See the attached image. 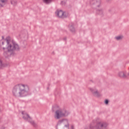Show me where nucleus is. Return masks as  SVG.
Here are the masks:
<instances>
[{"mask_svg": "<svg viewBox=\"0 0 129 129\" xmlns=\"http://www.w3.org/2000/svg\"><path fill=\"white\" fill-rule=\"evenodd\" d=\"M12 93L15 97H26L31 94L29 86L21 84L16 85L13 88Z\"/></svg>", "mask_w": 129, "mask_h": 129, "instance_id": "nucleus-1", "label": "nucleus"}, {"mask_svg": "<svg viewBox=\"0 0 129 129\" xmlns=\"http://www.w3.org/2000/svg\"><path fill=\"white\" fill-rule=\"evenodd\" d=\"M5 40L6 41L8 46L7 47L8 51H5L4 53L5 57H8L10 55L9 54L10 52H11L10 55H12V54H14V51H20V46L16 42L13 41L12 44L10 43H11V37L8 36Z\"/></svg>", "mask_w": 129, "mask_h": 129, "instance_id": "nucleus-2", "label": "nucleus"}, {"mask_svg": "<svg viewBox=\"0 0 129 129\" xmlns=\"http://www.w3.org/2000/svg\"><path fill=\"white\" fill-rule=\"evenodd\" d=\"M93 126H91V128L108 129V123L99 118H96L93 120Z\"/></svg>", "mask_w": 129, "mask_h": 129, "instance_id": "nucleus-3", "label": "nucleus"}, {"mask_svg": "<svg viewBox=\"0 0 129 129\" xmlns=\"http://www.w3.org/2000/svg\"><path fill=\"white\" fill-rule=\"evenodd\" d=\"M69 112L65 109H60L55 111V118L59 119L61 117H65L68 116Z\"/></svg>", "mask_w": 129, "mask_h": 129, "instance_id": "nucleus-4", "label": "nucleus"}, {"mask_svg": "<svg viewBox=\"0 0 129 129\" xmlns=\"http://www.w3.org/2000/svg\"><path fill=\"white\" fill-rule=\"evenodd\" d=\"M22 113L23 114V118L24 119V120L28 121V122H29L30 124L32 125L34 127H37L38 126L37 123H36L35 121L32 120V118L30 117V115H29L28 113H25V111H22Z\"/></svg>", "mask_w": 129, "mask_h": 129, "instance_id": "nucleus-5", "label": "nucleus"}, {"mask_svg": "<svg viewBox=\"0 0 129 129\" xmlns=\"http://www.w3.org/2000/svg\"><path fill=\"white\" fill-rule=\"evenodd\" d=\"M90 90L94 96H96V97H99L100 96V93L98 92L96 88H90Z\"/></svg>", "mask_w": 129, "mask_h": 129, "instance_id": "nucleus-6", "label": "nucleus"}, {"mask_svg": "<svg viewBox=\"0 0 129 129\" xmlns=\"http://www.w3.org/2000/svg\"><path fill=\"white\" fill-rule=\"evenodd\" d=\"M93 1L94 0H91V5H93L94 7H97V8H99V7H100V0H97V1L96 2V3H93Z\"/></svg>", "mask_w": 129, "mask_h": 129, "instance_id": "nucleus-7", "label": "nucleus"}, {"mask_svg": "<svg viewBox=\"0 0 129 129\" xmlns=\"http://www.w3.org/2000/svg\"><path fill=\"white\" fill-rule=\"evenodd\" d=\"M55 14L58 18H63V16H64V12L62 10L56 11Z\"/></svg>", "mask_w": 129, "mask_h": 129, "instance_id": "nucleus-8", "label": "nucleus"}, {"mask_svg": "<svg viewBox=\"0 0 129 129\" xmlns=\"http://www.w3.org/2000/svg\"><path fill=\"white\" fill-rule=\"evenodd\" d=\"M69 29L72 33H75V28H74V24L71 23L69 25Z\"/></svg>", "mask_w": 129, "mask_h": 129, "instance_id": "nucleus-9", "label": "nucleus"}, {"mask_svg": "<svg viewBox=\"0 0 129 129\" xmlns=\"http://www.w3.org/2000/svg\"><path fill=\"white\" fill-rule=\"evenodd\" d=\"M97 15H99L100 16H103V10L102 9H95Z\"/></svg>", "mask_w": 129, "mask_h": 129, "instance_id": "nucleus-10", "label": "nucleus"}, {"mask_svg": "<svg viewBox=\"0 0 129 129\" xmlns=\"http://www.w3.org/2000/svg\"><path fill=\"white\" fill-rule=\"evenodd\" d=\"M118 76L120 77V78H127V76L125 75L123 72H119Z\"/></svg>", "mask_w": 129, "mask_h": 129, "instance_id": "nucleus-11", "label": "nucleus"}, {"mask_svg": "<svg viewBox=\"0 0 129 129\" xmlns=\"http://www.w3.org/2000/svg\"><path fill=\"white\" fill-rule=\"evenodd\" d=\"M93 125H94V124H93V120L92 123L90 124V125L86 126L85 127V129H94V128H91V126H93Z\"/></svg>", "mask_w": 129, "mask_h": 129, "instance_id": "nucleus-12", "label": "nucleus"}, {"mask_svg": "<svg viewBox=\"0 0 129 129\" xmlns=\"http://www.w3.org/2000/svg\"><path fill=\"white\" fill-rule=\"evenodd\" d=\"M6 67V64L3 63V61L0 60V68H3V67Z\"/></svg>", "mask_w": 129, "mask_h": 129, "instance_id": "nucleus-13", "label": "nucleus"}, {"mask_svg": "<svg viewBox=\"0 0 129 129\" xmlns=\"http://www.w3.org/2000/svg\"><path fill=\"white\" fill-rule=\"evenodd\" d=\"M69 16L68 12H63V15L62 18H67Z\"/></svg>", "mask_w": 129, "mask_h": 129, "instance_id": "nucleus-14", "label": "nucleus"}, {"mask_svg": "<svg viewBox=\"0 0 129 129\" xmlns=\"http://www.w3.org/2000/svg\"><path fill=\"white\" fill-rule=\"evenodd\" d=\"M53 0H43L44 3H45V4H50V3H51Z\"/></svg>", "mask_w": 129, "mask_h": 129, "instance_id": "nucleus-15", "label": "nucleus"}, {"mask_svg": "<svg viewBox=\"0 0 129 129\" xmlns=\"http://www.w3.org/2000/svg\"><path fill=\"white\" fill-rule=\"evenodd\" d=\"M115 38L116 39V40H117V41H119V40H121V39H122V36H116V37H115Z\"/></svg>", "mask_w": 129, "mask_h": 129, "instance_id": "nucleus-16", "label": "nucleus"}, {"mask_svg": "<svg viewBox=\"0 0 129 129\" xmlns=\"http://www.w3.org/2000/svg\"><path fill=\"white\" fill-rule=\"evenodd\" d=\"M64 120H66L65 119H62L61 120H59L57 122V124L59 125V124L62 123V122H63V121H64Z\"/></svg>", "mask_w": 129, "mask_h": 129, "instance_id": "nucleus-17", "label": "nucleus"}, {"mask_svg": "<svg viewBox=\"0 0 129 129\" xmlns=\"http://www.w3.org/2000/svg\"><path fill=\"white\" fill-rule=\"evenodd\" d=\"M62 129H69V123H68L67 125H64Z\"/></svg>", "mask_w": 129, "mask_h": 129, "instance_id": "nucleus-18", "label": "nucleus"}, {"mask_svg": "<svg viewBox=\"0 0 129 129\" xmlns=\"http://www.w3.org/2000/svg\"><path fill=\"white\" fill-rule=\"evenodd\" d=\"M66 1L67 0H64L63 1H62L61 2L60 5H61V6H65L66 4Z\"/></svg>", "mask_w": 129, "mask_h": 129, "instance_id": "nucleus-19", "label": "nucleus"}, {"mask_svg": "<svg viewBox=\"0 0 129 129\" xmlns=\"http://www.w3.org/2000/svg\"><path fill=\"white\" fill-rule=\"evenodd\" d=\"M108 102H109L108 100L106 99V100H105V104H107L108 103Z\"/></svg>", "mask_w": 129, "mask_h": 129, "instance_id": "nucleus-20", "label": "nucleus"}, {"mask_svg": "<svg viewBox=\"0 0 129 129\" xmlns=\"http://www.w3.org/2000/svg\"><path fill=\"white\" fill-rule=\"evenodd\" d=\"M0 2H1V3H6V1H5V0H0Z\"/></svg>", "mask_w": 129, "mask_h": 129, "instance_id": "nucleus-21", "label": "nucleus"}, {"mask_svg": "<svg viewBox=\"0 0 129 129\" xmlns=\"http://www.w3.org/2000/svg\"><path fill=\"white\" fill-rule=\"evenodd\" d=\"M71 129H74V126L73 125L71 126Z\"/></svg>", "mask_w": 129, "mask_h": 129, "instance_id": "nucleus-22", "label": "nucleus"}, {"mask_svg": "<svg viewBox=\"0 0 129 129\" xmlns=\"http://www.w3.org/2000/svg\"><path fill=\"white\" fill-rule=\"evenodd\" d=\"M67 39V38H66V37H64L63 38L64 41H66Z\"/></svg>", "mask_w": 129, "mask_h": 129, "instance_id": "nucleus-23", "label": "nucleus"}, {"mask_svg": "<svg viewBox=\"0 0 129 129\" xmlns=\"http://www.w3.org/2000/svg\"><path fill=\"white\" fill-rule=\"evenodd\" d=\"M2 44L3 45H5V42H4V41H3V42H2Z\"/></svg>", "mask_w": 129, "mask_h": 129, "instance_id": "nucleus-24", "label": "nucleus"}, {"mask_svg": "<svg viewBox=\"0 0 129 129\" xmlns=\"http://www.w3.org/2000/svg\"><path fill=\"white\" fill-rule=\"evenodd\" d=\"M5 127H4V126H2V128H1V129H5Z\"/></svg>", "mask_w": 129, "mask_h": 129, "instance_id": "nucleus-25", "label": "nucleus"}, {"mask_svg": "<svg viewBox=\"0 0 129 129\" xmlns=\"http://www.w3.org/2000/svg\"><path fill=\"white\" fill-rule=\"evenodd\" d=\"M4 36H2V40H4Z\"/></svg>", "mask_w": 129, "mask_h": 129, "instance_id": "nucleus-26", "label": "nucleus"}, {"mask_svg": "<svg viewBox=\"0 0 129 129\" xmlns=\"http://www.w3.org/2000/svg\"><path fill=\"white\" fill-rule=\"evenodd\" d=\"M5 49H6L5 47H3V50H5Z\"/></svg>", "mask_w": 129, "mask_h": 129, "instance_id": "nucleus-27", "label": "nucleus"}, {"mask_svg": "<svg viewBox=\"0 0 129 129\" xmlns=\"http://www.w3.org/2000/svg\"><path fill=\"white\" fill-rule=\"evenodd\" d=\"M107 1V2H109V1H110V0H106Z\"/></svg>", "mask_w": 129, "mask_h": 129, "instance_id": "nucleus-28", "label": "nucleus"}, {"mask_svg": "<svg viewBox=\"0 0 129 129\" xmlns=\"http://www.w3.org/2000/svg\"><path fill=\"white\" fill-rule=\"evenodd\" d=\"M11 4H13V2H11Z\"/></svg>", "mask_w": 129, "mask_h": 129, "instance_id": "nucleus-29", "label": "nucleus"}, {"mask_svg": "<svg viewBox=\"0 0 129 129\" xmlns=\"http://www.w3.org/2000/svg\"><path fill=\"white\" fill-rule=\"evenodd\" d=\"M67 122H68V121L66 120Z\"/></svg>", "mask_w": 129, "mask_h": 129, "instance_id": "nucleus-30", "label": "nucleus"}, {"mask_svg": "<svg viewBox=\"0 0 129 129\" xmlns=\"http://www.w3.org/2000/svg\"><path fill=\"white\" fill-rule=\"evenodd\" d=\"M1 7H3V5H1Z\"/></svg>", "mask_w": 129, "mask_h": 129, "instance_id": "nucleus-31", "label": "nucleus"}, {"mask_svg": "<svg viewBox=\"0 0 129 129\" xmlns=\"http://www.w3.org/2000/svg\"><path fill=\"white\" fill-rule=\"evenodd\" d=\"M0 119H1V117H0Z\"/></svg>", "mask_w": 129, "mask_h": 129, "instance_id": "nucleus-32", "label": "nucleus"}]
</instances>
